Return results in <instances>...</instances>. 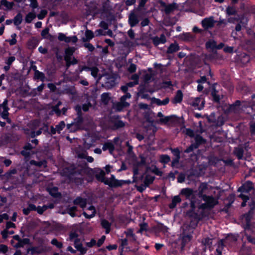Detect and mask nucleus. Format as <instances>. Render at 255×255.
<instances>
[{
	"instance_id": "obj_40",
	"label": "nucleus",
	"mask_w": 255,
	"mask_h": 255,
	"mask_svg": "<svg viewBox=\"0 0 255 255\" xmlns=\"http://www.w3.org/2000/svg\"><path fill=\"white\" fill-rule=\"evenodd\" d=\"M169 102V98L167 97L163 100H160L159 99H155L154 103L158 106L166 105Z\"/></svg>"
},
{
	"instance_id": "obj_38",
	"label": "nucleus",
	"mask_w": 255,
	"mask_h": 255,
	"mask_svg": "<svg viewBox=\"0 0 255 255\" xmlns=\"http://www.w3.org/2000/svg\"><path fill=\"white\" fill-rule=\"evenodd\" d=\"M67 128L69 130L70 132H75L77 130L81 129L80 127L76 125L73 122L71 124H67Z\"/></svg>"
},
{
	"instance_id": "obj_15",
	"label": "nucleus",
	"mask_w": 255,
	"mask_h": 255,
	"mask_svg": "<svg viewBox=\"0 0 255 255\" xmlns=\"http://www.w3.org/2000/svg\"><path fill=\"white\" fill-rule=\"evenodd\" d=\"M80 176H81L80 173L75 171L70 175L69 178L75 183H82V180Z\"/></svg>"
},
{
	"instance_id": "obj_39",
	"label": "nucleus",
	"mask_w": 255,
	"mask_h": 255,
	"mask_svg": "<svg viewBox=\"0 0 255 255\" xmlns=\"http://www.w3.org/2000/svg\"><path fill=\"white\" fill-rule=\"evenodd\" d=\"M36 15L33 12H29L26 15L25 18V21L27 23H30L31 21L36 17Z\"/></svg>"
},
{
	"instance_id": "obj_9",
	"label": "nucleus",
	"mask_w": 255,
	"mask_h": 255,
	"mask_svg": "<svg viewBox=\"0 0 255 255\" xmlns=\"http://www.w3.org/2000/svg\"><path fill=\"white\" fill-rule=\"evenodd\" d=\"M202 199L207 203L209 209L213 208L218 203V200L213 196H204Z\"/></svg>"
},
{
	"instance_id": "obj_57",
	"label": "nucleus",
	"mask_w": 255,
	"mask_h": 255,
	"mask_svg": "<svg viewBox=\"0 0 255 255\" xmlns=\"http://www.w3.org/2000/svg\"><path fill=\"white\" fill-rule=\"evenodd\" d=\"M85 36L90 40L94 37V35L92 31L87 29L85 31Z\"/></svg>"
},
{
	"instance_id": "obj_28",
	"label": "nucleus",
	"mask_w": 255,
	"mask_h": 255,
	"mask_svg": "<svg viewBox=\"0 0 255 255\" xmlns=\"http://www.w3.org/2000/svg\"><path fill=\"white\" fill-rule=\"evenodd\" d=\"M14 24L18 26L20 24L22 21V15L20 12H18L14 17L13 19Z\"/></svg>"
},
{
	"instance_id": "obj_21",
	"label": "nucleus",
	"mask_w": 255,
	"mask_h": 255,
	"mask_svg": "<svg viewBox=\"0 0 255 255\" xmlns=\"http://www.w3.org/2000/svg\"><path fill=\"white\" fill-rule=\"evenodd\" d=\"M233 152L239 159H242L243 157L244 150L241 147H235Z\"/></svg>"
},
{
	"instance_id": "obj_43",
	"label": "nucleus",
	"mask_w": 255,
	"mask_h": 255,
	"mask_svg": "<svg viewBox=\"0 0 255 255\" xmlns=\"http://www.w3.org/2000/svg\"><path fill=\"white\" fill-rule=\"evenodd\" d=\"M101 100L102 102L105 104H107L110 100V94L108 93H104L101 95Z\"/></svg>"
},
{
	"instance_id": "obj_60",
	"label": "nucleus",
	"mask_w": 255,
	"mask_h": 255,
	"mask_svg": "<svg viewBox=\"0 0 255 255\" xmlns=\"http://www.w3.org/2000/svg\"><path fill=\"white\" fill-rule=\"evenodd\" d=\"M15 60V57L13 56L9 57L5 60V63L6 65H11L13 61Z\"/></svg>"
},
{
	"instance_id": "obj_24",
	"label": "nucleus",
	"mask_w": 255,
	"mask_h": 255,
	"mask_svg": "<svg viewBox=\"0 0 255 255\" xmlns=\"http://www.w3.org/2000/svg\"><path fill=\"white\" fill-rule=\"evenodd\" d=\"M181 202V199L179 195L173 197L172 200V202L169 205V208L170 209L174 208L178 203Z\"/></svg>"
},
{
	"instance_id": "obj_18",
	"label": "nucleus",
	"mask_w": 255,
	"mask_h": 255,
	"mask_svg": "<svg viewBox=\"0 0 255 255\" xmlns=\"http://www.w3.org/2000/svg\"><path fill=\"white\" fill-rule=\"evenodd\" d=\"M110 10L111 8L109 3V1H105L103 2L101 12L102 13H106L108 15L106 18L107 20H109L108 16L111 15Z\"/></svg>"
},
{
	"instance_id": "obj_41",
	"label": "nucleus",
	"mask_w": 255,
	"mask_h": 255,
	"mask_svg": "<svg viewBox=\"0 0 255 255\" xmlns=\"http://www.w3.org/2000/svg\"><path fill=\"white\" fill-rule=\"evenodd\" d=\"M34 78L36 79H39L41 81L43 82L45 80V76L43 72L37 71L35 72V73H34Z\"/></svg>"
},
{
	"instance_id": "obj_45",
	"label": "nucleus",
	"mask_w": 255,
	"mask_h": 255,
	"mask_svg": "<svg viewBox=\"0 0 255 255\" xmlns=\"http://www.w3.org/2000/svg\"><path fill=\"white\" fill-rule=\"evenodd\" d=\"M226 13L229 15H235L237 11L235 6H228L226 10Z\"/></svg>"
},
{
	"instance_id": "obj_22",
	"label": "nucleus",
	"mask_w": 255,
	"mask_h": 255,
	"mask_svg": "<svg viewBox=\"0 0 255 255\" xmlns=\"http://www.w3.org/2000/svg\"><path fill=\"white\" fill-rule=\"evenodd\" d=\"M77 211V208L76 206L70 207L68 206L66 209V210L63 212L62 213H67L69 214L72 217H75L76 216V214L74 213L75 211Z\"/></svg>"
},
{
	"instance_id": "obj_4",
	"label": "nucleus",
	"mask_w": 255,
	"mask_h": 255,
	"mask_svg": "<svg viewBox=\"0 0 255 255\" xmlns=\"http://www.w3.org/2000/svg\"><path fill=\"white\" fill-rule=\"evenodd\" d=\"M130 98L131 95L130 93H127L122 96L120 99V101L115 104L114 109L118 112H121L124 108L128 107L130 104L126 101L127 99H130Z\"/></svg>"
},
{
	"instance_id": "obj_48",
	"label": "nucleus",
	"mask_w": 255,
	"mask_h": 255,
	"mask_svg": "<svg viewBox=\"0 0 255 255\" xmlns=\"http://www.w3.org/2000/svg\"><path fill=\"white\" fill-rule=\"evenodd\" d=\"M212 239L209 238H206L203 239L202 243L204 246L210 247L212 244Z\"/></svg>"
},
{
	"instance_id": "obj_52",
	"label": "nucleus",
	"mask_w": 255,
	"mask_h": 255,
	"mask_svg": "<svg viewBox=\"0 0 255 255\" xmlns=\"http://www.w3.org/2000/svg\"><path fill=\"white\" fill-rule=\"evenodd\" d=\"M48 209L47 205H43L42 207L38 206L36 207V210L37 213L40 215L42 214L45 211Z\"/></svg>"
},
{
	"instance_id": "obj_11",
	"label": "nucleus",
	"mask_w": 255,
	"mask_h": 255,
	"mask_svg": "<svg viewBox=\"0 0 255 255\" xmlns=\"http://www.w3.org/2000/svg\"><path fill=\"white\" fill-rule=\"evenodd\" d=\"M191 105L196 109L201 110L204 106V101L200 98L197 97L193 100Z\"/></svg>"
},
{
	"instance_id": "obj_49",
	"label": "nucleus",
	"mask_w": 255,
	"mask_h": 255,
	"mask_svg": "<svg viewBox=\"0 0 255 255\" xmlns=\"http://www.w3.org/2000/svg\"><path fill=\"white\" fill-rule=\"evenodd\" d=\"M55 127H56V130H57V132H58V133H60V131L65 127V124L64 121H61L59 123V124L56 125Z\"/></svg>"
},
{
	"instance_id": "obj_25",
	"label": "nucleus",
	"mask_w": 255,
	"mask_h": 255,
	"mask_svg": "<svg viewBox=\"0 0 255 255\" xmlns=\"http://www.w3.org/2000/svg\"><path fill=\"white\" fill-rule=\"evenodd\" d=\"M177 8V5L176 3H172L169 4L166 6L165 8H164L165 13L166 14H170L171 12L173 11Z\"/></svg>"
},
{
	"instance_id": "obj_8",
	"label": "nucleus",
	"mask_w": 255,
	"mask_h": 255,
	"mask_svg": "<svg viewBox=\"0 0 255 255\" xmlns=\"http://www.w3.org/2000/svg\"><path fill=\"white\" fill-rule=\"evenodd\" d=\"M253 189V183L250 181H247L238 189V191L242 193H247L251 191Z\"/></svg>"
},
{
	"instance_id": "obj_1",
	"label": "nucleus",
	"mask_w": 255,
	"mask_h": 255,
	"mask_svg": "<svg viewBox=\"0 0 255 255\" xmlns=\"http://www.w3.org/2000/svg\"><path fill=\"white\" fill-rule=\"evenodd\" d=\"M105 173L103 170H98L96 173L95 177L98 181L104 182L105 184L112 188L121 187L124 184H129L131 183L129 180H119L116 179L113 175L110 178L105 179Z\"/></svg>"
},
{
	"instance_id": "obj_29",
	"label": "nucleus",
	"mask_w": 255,
	"mask_h": 255,
	"mask_svg": "<svg viewBox=\"0 0 255 255\" xmlns=\"http://www.w3.org/2000/svg\"><path fill=\"white\" fill-rule=\"evenodd\" d=\"M36 207L33 204H30L27 208H24L22 210L23 213L25 215H28L31 211H36Z\"/></svg>"
},
{
	"instance_id": "obj_36",
	"label": "nucleus",
	"mask_w": 255,
	"mask_h": 255,
	"mask_svg": "<svg viewBox=\"0 0 255 255\" xmlns=\"http://www.w3.org/2000/svg\"><path fill=\"white\" fill-rule=\"evenodd\" d=\"M195 143L194 144H197L198 147L200 144L205 143L206 140L200 135H197L195 137Z\"/></svg>"
},
{
	"instance_id": "obj_50",
	"label": "nucleus",
	"mask_w": 255,
	"mask_h": 255,
	"mask_svg": "<svg viewBox=\"0 0 255 255\" xmlns=\"http://www.w3.org/2000/svg\"><path fill=\"white\" fill-rule=\"evenodd\" d=\"M16 34L15 33H13L11 35V39L7 40L6 41L9 42L10 45L12 46L15 44L17 42V40L16 39Z\"/></svg>"
},
{
	"instance_id": "obj_37",
	"label": "nucleus",
	"mask_w": 255,
	"mask_h": 255,
	"mask_svg": "<svg viewBox=\"0 0 255 255\" xmlns=\"http://www.w3.org/2000/svg\"><path fill=\"white\" fill-rule=\"evenodd\" d=\"M182 39L184 41H190L194 39V36L190 33H183L181 35Z\"/></svg>"
},
{
	"instance_id": "obj_59",
	"label": "nucleus",
	"mask_w": 255,
	"mask_h": 255,
	"mask_svg": "<svg viewBox=\"0 0 255 255\" xmlns=\"http://www.w3.org/2000/svg\"><path fill=\"white\" fill-rule=\"evenodd\" d=\"M47 13V10L45 9L41 10L40 13L37 15V17L39 19H42L45 17Z\"/></svg>"
},
{
	"instance_id": "obj_13",
	"label": "nucleus",
	"mask_w": 255,
	"mask_h": 255,
	"mask_svg": "<svg viewBox=\"0 0 255 255\" xmlns=\"http://www.w3.org/2000/svg\"><path fill=\"white\" fill-rule=\"evenodd\" d=\"M128 22L131 27L135 26L139 22L137 15L134 12H131L128 16Z\"/></svg>"
},
{
	"instance_id": "obj_7",
	"label": "nucleus",
	"mask_w": 255,
	"mask_h": 255,
	"mask_svg": "<svg viewBox=\"0 0 255 255\" xmlns=\"http://www.w3.org/2000/svg\"><path fill=\"white\" fill-rule=\"evenodd\" d=\"M216 22L213 16H210L204 18L201 21V24L204 30H208L214 26Z\"/></svg>"
},
{
	"instance_id": "obj_34",
	"label": "nucleus",
	"mask_w": 255,
	"mask_h": 255,
	"mask_svg": "<svg viewBox=\"0 0 255 255\" xmlns=\"http://www.w3.org/2000/svg\"><path fill=\"white\" fill-rule=\"evenodd\" d=\"M29 242L30 240L28 238L21 239V241L18 242V243L15 245V247L16 248H22L24 245L29 244Z\"/></svg>"
},
{
	"instance_id": "obj_46",
	"label": "nucleus",
	"mask_w": 255,
	"mask_h": 255,
	"mask_svg": "<svg viewBox=\"0 0 255 255\" xmlns=\"http://www.w3.org/2000/svg\"><path fill=\"white\" fill-rule=\"evenodd\" d=\"M170 161V157L167 154L161 155L160 157V162L162 163L166 164Z\"/></svg>"
},
{
	"instance_id": "obj_30",
	"label": "nucleus",
	"mask_w": 255,
	"mask_h": 255,
	"mask_svg": "<svg viewBox=\"0 0 255 255\" xmlns=\"http://www.w3.org/2000/svg\"><path fill=\"white\" fill-rule=\"evenodd\" d=\"M0 4L6 7L5 10H10L14 5L13 2H9L7 0H1Z\"/></svg>"
},
{
	"instance_id": "obj_58",
	"label": "nucleus",
	"mask_w": 255,
	"mask_h": 255,
	"mask_svg": "<svg viewBox=\"0 0 255 255\" xmlns=\"http://www.w3.org/2000/svg\"><path fill=\"white\" fill-rule=\"evenodd\" d=\"M172 153L176 158H180V152L178 148L171 149Z\"/></svg>"
},
{
	"instance_id": "obj_64",
	"label": "nucleus",
	"mask_w": 255,
	"mask_h": 255,
	"mask_svg": "<svg viewBox=\"0 0 255 255\" xmlns=\"http://www.w3.org/2000/svg\"><path fill=\"white\" fill-rule=\"evenodd\" d=\"M250 131L252 136L255 135V123L250 125Z\"/></svg>"
},
{
	"instance_id": "obj_61",
	"label": "nucleus",
	"mask_w": 255,
	"mask_h": 255,
	"mask_svg": "<svg viewBox=\"0 0 255 255\" xmlns=\"http://www.w3.org/2000/svg\"><path fill=\"white\" fill-rule=\"evenodd\" d=\"M91 71V75L95 78L97 77L99 69L96 67H92L90 70Z\"/></svg>"
},
{
	"instance_id": "obj_51",
	"label": "nucleus",
	"mask_w": 255,
	"mask_h": 255,
	"mask_svg": "<svg viewBox=\"0 0 255 255\" xmlns=\"http://www.w3.org/2000/svg\"><path fill=\"white\" fill-rule=\"evenodd\" d=\"M51 244L55 246L57 248L61 249L63 247V244L61 242H59L56 239H53L51 242Z\"/></svg>"
},
{
	"instance_id": "obj_6",
	"label": "nucleus",
	"mask_w": 255,
	"mask_h": 255,
	"mask_svg": "<svg viewBox=\"0 0 255 255\" xmlns=\"http://www.w3.org/2000/svg\"><path fill=\"white\" fill-rule=\"evenodd\" d=\"M254 215L253 208L246 214H245L242 217V224L245 229H248L251 226V221Z\"/></svg>"
},
{
	"instance_id": "obj_56",
	"label": "nucleus",
	"mask_w": 255,
	"mask_h": 255,
	"mask_svg": "<svg viewBox=\"0 0 255 255\" xmlns=\"http://www.w3.org/2000/svg\"><path fill=\"white\" fill-rule=\"evenodd\" d=\"M198 145L197 144H192L188 147H187L184 151L185 153H190L193 151L194 149H197Z\"/></svg>"
},
{
	"instance_id": "obj_44",
	"label": "nucleus",
	"mask_w": 255,
	"mask_h": 255,
	"mask_svg": "<svg viewBox=\"0 0 255 255\" xmlns=\"http://www.w3.org/2000/svg\"><path fill=\"white\" fill-rule=\"evenodd\" d=\"M248 19L244 15H242L239 18L238 24H241L242 27L245 28L248 24Z\"/></svg>"
},
{
	"instance_id": "obj_63",
	"label": "nucleus",
	"mask_w": 255,
	"mask_h": 255,
	"mask_svg": "<svg viewBox=\"0 0 255 255\" xmlns=\"http://www.w3.org/2000/svg\"><path fill=\"white\" fill-rule=\"evenodd\" d=\"M185 179V175L184 173H181L177 177V181L179 183H183Z\"/></svg>"
},
{
	"instance_id": "obj_55",
	"label": "nucleus",
	"mask_w": 255,
	"mask_h": 255,
	"mask_svg": "<svg viewBox=\"0 0 255 255\" xmlns=\"http://www.w3.org/2000/svg\"><path fill=\"white\" fill-rule=\"evenodd\" d=\"M75 51V48L73 47H70L65 49V54L67 55L72 56Z\"/></svg>"
},
{
	"instance_id": "obj_31",
	"label": "nucleus",
	"mask_w": 255,
	"mask_h": 255,
	"mask_svg": "<svg viewBox=\"0 0 255 255\" xmlns=\"http://www.w3.org/2000/svg\"><path fill=\"white\" fill-rule=\"evenodd\" d=\"M102 227L106 229V233L108 234L110 231L111 224L106 220H103L101 221Z\"/></svg>"
},
{
	"instance_id": "obj_3",
	"label": "nucleus",
	"mask_w": 255,
	"mask_h": 255,
	"mask_svg": "<svg viewBox=\"0 0 255 255\" xmlns=\"http://www.w3.org/2000/svg\"><path fill=\"white\" fill-rule=\"evenodd\" d=\"M186 217L188 221L189 222V226L192 228H195L199 222L201 220L202 216L192 211L187 213Z\"/></svg>"
},
{
	"instance_id": "obj_33",
	"label": "nucleus",
	"mask_w": 255,
	"mask_h": 255,
	"mask_svg": "<svg viewBox=\"0 0 255 255\" xmlns=\"http://www.w3.org/2000/svg\"><path fill=\"white\" fill-rule=\"evenodd\" d=\"M155 179V177L150 175H147L144 180V184L147 187L152 184Z\"/></svg>"
},
{
	"instance_id": "obj_17",
	"label": "nucleus",
	"mask_w": 255,
	"mask_h": 255,
	"mask_svg": "<svg viewBox=\"0 0 255 255\" xmlns=\"http://www.w3.org/2000/svg\"><path fill=\"white\" fill-rule=\"evenodd\" d=\"M102 149L104 151L108 150L110 154H112L115 149L114 144L112 142H105L103 146Z\"/></svg>"
},
{
	"instance_id": "obj_2",
	"label": "nucleus",
	"mask_w": 255,
	"mask_h": 255,
	"mask_svg": "<svg viewBox=\"0 0 255 255\" xmlns=\"http://www.w3.org/2000/svg\"><path fill=\"white\" fill-rule=\"evenodd\" d=\"M194 192L192 189L189 188H183L180 192V194L185 196L187 199L191 198L190 204L192 209H194L196 206L200 203V201L196 200V196Z\"/></svg>"
},
{
	"instance_id": "obj_27",
	"label": "nucleus",
	"mask_w": 255,
	"mask_h": 255,
	"mask_svg": "<svg viewBox=\"0 0 255 255\" xmlns=\"http://www.w3.org/2000/svg\"><path fill=\"white\" fill-rule=\"evenodd\" d=\"M73 122L81 128L83 123L82 115H77V117L74 119Z\"/></svg>"
},
{
	"instance_id": "obj_42",
	"label": "nucleus",
	"mask_w": 255,
	"mask_h": 255,
	"mask_svg": "<svg viewBox=\"0 0 255 255\" xmlns=\"http://www.w3.org/2000/svg\"><path fill=\"white\" fill-rule=\"evenodd\" d=\"M49 28L48 27L45 28L41 33V35L43 38L50 39L52 36L49 34Z\"/></svg>"
},
{
	"instance_id": "obj_62",
	"label": "nucleus",
	"mask_w": 255,
	"mask_h": 255,
	"mask_svg": "<svg viewBox=\"0 0 255 255\" xmlns=\"http://www.w3.org/2000/svg\"><path fill=\"white\" fill-rule=\"evenodd\" d=\"M151 172L156 175L161 176L162 175V172L160 171L156 166L151 169Z\"/></svg>"
},
{
	"instance_id": "obj_10",
	"label": "nucleus",
	"mask_w": 255,
	"mask_h": 255,
	"mask_svg": "<svg viewBox=\"0 0 255 255\" xmlns=\"http://www.w3.org/2000/svg\"><path fill=\"white\" fill-rule=\"evenodd\" d=\"M7 105L8 100L7 99H5L3 103L1 104H0V109L2 108L3 110L1 116L4 119H8V116L9 114L8 111L9 110V108Z\"/></svg>"
},
{
	"instance_id": "obj_19",
	"label": "nucleus",
	"mask_w": 255,
	"mask_h": 255,
	"mask_svg": "<svg viewBox=\"0 0 255 255\" xmlns=\"http://www.w3.org/2000/svg\"><path fill=\"white\" fill-rule=\"evenodd\" d=\"M208 184L206 183H202L198 188V193L197 194L199 197L202 198L204 196H207L204 194L205 191L207 189Z\"/></svg>"
},
{
	"instance_id": "obj_16",
	"label": "nucleus",
	"mask_w": 255,
	"mask_h": 255,
	"mask_svg": "<svg viewBox=\"0 0 255 255\" xmlns=\"http://www.w3.org/2000/svg\"><path fill=\"white\" fill-rule=\"evenodd\" d=\"M73 203L74 205H79L82 208H84L87 205V200L81 197H77L73 201Z\"/></svg>"
},
{
	"instance_id": "obj_12",
	"label": "nucleus",
	"mask_w": 255,
	"mask_h": 255,
	"mask_svg": "<svg viewBox=\"0 0 255 255\" xmlns=\"http://www.w3.org/2000/svg\"><path fill=\"white\" fill-rule=\"evenodd\" d=\"M75 248L78 251L80 252L81 255H84L86 253L87 249L83 247L82 242L80 239L74 241Z\"/></svg>"
},
{
	"instance_id": "obj_47",
	"label": "nucleus",
	"mask_w": 255,
	"mask_h": 255,
	"mask_svg": "<svg viewBox=\"0 0 255 255\" xmlns=\"http://www.w3.org/2000/svg\"><path fill=\"white\" fill-rule=\"evenodd\" d=\"M192 236L190 235H186L183 237L182 241V249H183L187 242H189L191 239Z\"/></svg>"
},
{
	"instance_id": "obj_35",
	"label": "nucleus",
	"mask_w": 255,
	"mask_h": 255,
	"mask_svg": "<svg viewBox=\"0 0 255 255\" xmlns=\"http://www.w3.org/2000/svg\"><path fill=\"white\" fill-rule=\"evenodd\" d=\"M157 117L160 118V119L159 120V122L161 123L166 124L170 120V117H164L161 112L158 113Z\"/></svg>"
},
{
	"instance_id": "obj_32",
	"label": "nucleus",
	"mask_w": 255,
	"mask_h": 255,
	"mask_svg": "<svg viewBox=\"0 0 255 255\" xmlns=\"http://www.w3.org/2000/svg\"><path fill=\"white\" fill-rule=\"evenodd\" d=\"M217 43L215 40H210L206 42V47L207 49H210L214 50L216 49Z\"/></svg>"
},
{
	"instance_id": "obj_23",
	"label": "nucleus",
	"mask_w": 255,
	"mask_h": 255,
	"mask_svg": "<svg viewBox=\"0 0 255 255\" xmlns=\"http://www.w3.org/2000/svg\"><path fill=\"white\" fill-rule=\"evenodd\" d=\"M179 50V46L178 44L176 43H174L171 44L168 47L167 52V53L172 54L173 53Z\"/></svg>"
},
{
	"instance_id": "obj_53",
	"label": "nucleus",
	"mask_w": 255,
	"mask_h": 255,
	"mask_svg": "<svg viewBox=\"0 0 255 255\" xmlns=\"http://www.w3.org/2000/svg\"><path fill=\"white\" fill-rule=\"evenodd\" d=\"M20 153L25 158H29L30 155L33 153V152L31 153L30 150L23 148V150L21 151Z\"/></svg>"
},
{
	"instance_id": "obj_20",
	"label": "nucleus",
	"mask_w": 255,
	"mask_h": 255,
	"mask_svg": "<svg viewBox=\"0 0 255 255\" xmlns=\"http://www.w3.org/2000/svg\"><path fill=\"white\" fill-rule=\"evenodd\" d=\"M183 96L182 91L178 90L174 98L172 99V102L174 104L181 103L183 99Z\"/></svg>"
},
{
	"instance_id": "obj_26",
	"label": "nucleus",
	"mask_w": 255,
	"mask_h": 255,
	"mask_svg": "<svg viewBox=\"0 0 255 255\" xmlns=\"http://www.w3.org/2000/svg\"><path fill=\"white\" fill-rule=\"evenodd\" d=\"M31 165H33L39 167L43 166L44 168L47 167V161L45 160H43L40 161H36L34 160H31L30 161Z\"/></svg>"
},
{
	"instance_id": "obj_54",
	"label": "nucleus",
	"mask_w": 255,
	"mask_h": 255,
	"mask_svg": "<svg viewBox=\"0 0 255 255\" xmlns=\"http://www.w3.org/2000/svg\"><path fill=\"white\" fill-rule=\"evenodd\" d=\"M78 237H79V235L77 233H76L75 232H71L69 234V240L70 241L74 242V241L75 240L79 239Z\"/></svg>"
},
{
	"instance_id": "obj_5",
	"label": "nucleus",
	"mask_w": 255,
	"mask_h": 255,
	"mask_svg": "<svg viewBox=\"0 0 255 255\" xmlns=\"http://www.w3.org/2000/svg\"><path fill=\"white\" fill-rule=\"evenodd\" d=\"M110 128L112 130H117L125 127L126 123L120 119L119 116H113L110 120Z\"/></svg>"
},
{
	"instance_id": "obj_14",
	"label": "nucleus",
	"mask_w": 255,
	"mask_h": 255,
	"mask_svg": "<svg viewBox=\"0 0 255 255\" xmlns=\"http://www.w3.org/2000/svg\"><path fill=\"white\" fill-rule=\"evenodd\" d=\"M152 40L153 43L155 46L160 43H165L166 41V37L164 34H161L160 37L155 36L152 38Z\"/></svg>"
}]
</instances>
